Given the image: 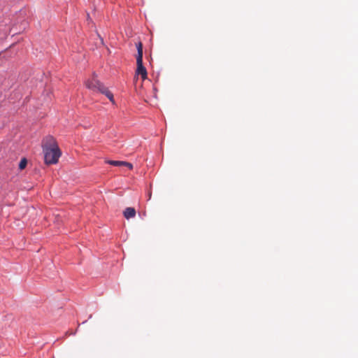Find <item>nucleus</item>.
<instances>
[{
    "mask_svg": "<svg viewBox=\"0 0 358 358\" xmlns=\"http://www.w3.org/2000/svg\"><path fill=\"white\" fill-rule=\"evenodd\" d=\"M137 56H136V74L140 75L143 80L147 78V70L143 64V44L141 41L136 43Z\"/></svg>",
    "mask_w": 358,
    "mask_h": 358,
    "instance_id": "nucleus-3",
    "label": "nucleus"
},
{
    "mask_svg": "<svg viewBox=\"0 0 358 358\" xmlns=\"http://www.w3.org/2000/svg\"><path fill=\"white\" fill-rule=\"evenodd\" d=\"M106 162L108 164L115 166H124L125 162L123 161H115V160H107Z\"/></svg>",
    "mask_w": 358,
    "mask_h": 358,
    "instance_id": "nucleus-5",
    "label": "nucleus"
},
{
    "mask_svg": "<svg viewBox=\"0 0 358 358\" xmlns=\"http://www.w3.org/2000/svg\"><path fill=\"white\" fill-rule=\"evenodd\" d=\"M85 86L94 91L99 92L104 95L113 103H115L113 93L106 87L99 80L93 77L92 79H89L85 82Z\"/></svg>",
    "mask_w": 358,
    "mask_h": 358,
    "instance_id": "nucleus-2",
    "label": "nucleus"
},
{
    "mask_svg": "<svg viewBox=\"0 0 358 358\" xmlns=\"http://www.w3.org/2000/svg\"><path fill=\"white\" fill-rule=\"evenodd\" d=\"M44 159L46 164H55L62 155V152L55 138L52 136L45 137L42 141Z\"/></svg>",
    "mask_w": 358,
    "mask_h": 358,
    "instance_id": "nucleus-1",
    "label": "nucleus"
},
{
    "mask_svg": "<svg viewBox=\"0 0 358 358\" xmlns=\"http://www.w3.org/2000/svg\"><path fill=\"white\" fill-rule=\"evenodd\" d=\"M136 212L134 208L128 207L124 210L123 215L126 219L129 220L134 217L136 216Z\"/></svg>",
    "mask_w": 358,
    "mask_h": 358,
    "instance_id": "nucleus-4",
    "label": "nucleus"
},
{
    "mask_svg": "<svg viewBox=\"0 0 358 358\" xmlns=\"http://www.w3.org/2000/svg\"><path fill=\"white\" fill-rule=\"evenodd\" d=\"M148 199H150V198H151V195H152L151 192H148Z\"/></svg>",
    "mask_w": 358,
    "mask_h": 358,
    "instance_id": "nucleus-8",
    "label": "nucleus"
},
{
    "mask_svg": "<svg viewBox=\"0 0 358 358\" xmlns=\"http://www.w3.org/2000/svg\"><path fill=\"white\" fill-rule=\"evenodd\" d=\"M124 166H127L128 169H133V165L132 164L129 163V162H125V164H124Z\"/></svg>",
    "mask_w": 358,
    "mask_h": 358,
    "instance_id": "nucleus-7",
    "label": "nucleus"
},
{
    "mask_svg": "<svg viewBox=\"0 0 358 358\" xmlns=\"http://www.w3.org/2000/svg\"><path fill=\"white\" fill-rule=\"evenodd\" d=\"M27 164V159L25 158L22 159L19 164V169L20 170L24 169L26 167Z\"/></svg>",
    "mask_w": 358,
    "mask_h": 358,
    "instance_id": "nucleus-6",
    "label": "nucleus"
}]
</instances>
